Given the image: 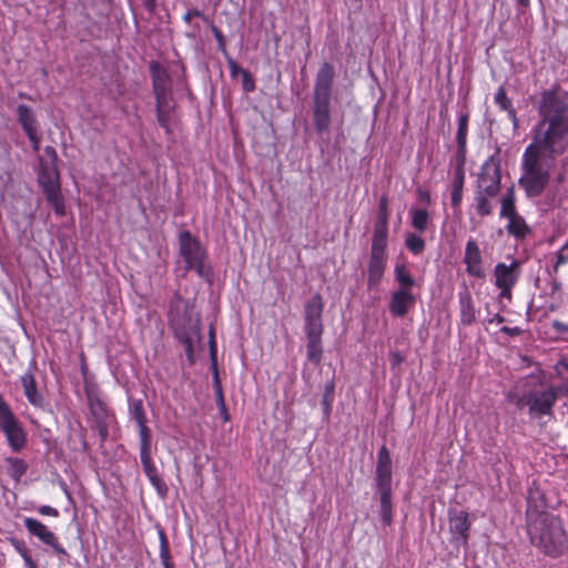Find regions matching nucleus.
Returning <instances> with one entry per match:
<instances>
[{
    "label": "nucleus",
    "instance_id": "f257e3e1",
    "mask_svg": "<svg viewBox=\"0 0 568 568\" xmlns=\"http://www.w3.org/2000/svg\"><path fill=\"white\" fill-rule=\"evenodd\" d=\"M531 102L538 120L521 156L518 182L528 197H537L548 186L557 162L568 164V92L552 84L538 92Z\"/></svg>",
    "mask_w": 568,
    "mask_h": 568
},
{
    "label": "nucleus",
    "instance_id": "f03ea898",
    "mask_svg": "<svg viewBox=\"0 0 568 568\" xmlns=\"http://www.w3.org/2000/svg\"><path fill=\"white\" fill-rule=\"evenodd\" d=\"M527 529L531 544L544 554L558 557L567 549V532L557 516L538 514L528 520Z\"/></svg>",
    "mask_w": 568,
    "mask_h": 568
},
{
    "label": "nucleus",
    "instance_id": "7ed1b4c3",
    "mask_svg": "<svg viewBox=\"0 0 568 568\" xmlns=\"http://www.w3.org/2000/svg\"><path fill=\"white\" fill-rule=\"evenodd\" d=\"M170 326L175 338L183 345L190 364L195 362V347L201 344V321L189 311V305L180 296L171 303Z\"/></svg>",
    "mask_w": 568,
    "mask_h": 568
},
{
    "label": "nucleus",
    "instance_id": "20e7f679",
    "mask_svg": "<svg viewBox=\"0 0 568 568\" xmlns=\"http://www.w3.org/2000/svg\"><path fill=\"white\" fill-rule=\"evenodd\" d=\"M334 79V67L324 62L316 73L313 90V123L318 134L326 133L329 130Z\"/></svg>",
    "mask_w": 568,
    "mask_h": 568
},
{
    "label": "nucleus",
    "instance_id": "39448f33",
    "mask_svg": "<svg viewBox=\"0 0 568 568\" xmlns=\"http://www.w3.org/2000/svg\"><path fill=\"white\" fill-rule=\"evenodd\" d=\"M149 70L155 98L158 122L161 128L170 133L171 113L174 109L172 101V79L168 70L156 61L150 62Z\"/></svg>",
    "mask_w": 568,
    "mask_h": 568
},
{
    "label": "nucleus",
    "instance_id": "423d86ee",
    "mask_svg": "<svg viewBox=\"0 0 568 568\" xmlns=\"http://www.w3.org/2000/svg\"><path fill=\"white\" fill-rule=\"evenodd\" d=\"M375 487L381 504V519L389 526L393 521L392 457L386 446H382L377 453Z\"/></svg>",
    "mask_w": 568,
    "mask_h": 568
},
{
    "label": "nucleus",
    "instance_id": "0eeeda50",
    "mask_svg": "<svg viewBox=\"0 0 568 568\" xmlns=\"http://www.w3.org/2000/svg\"><path fill=\"white\" fill-rule=\"evenodd\" d=\"M179 251L185 266V272L194 271L201 278L211 282L212 267L207 263L205 247L190 231H182L179 235Z\"/></svg>",
    "mask_w": 568,
    "mask_h": 568
},
{
    "label": "nucleus",
    "instance_id": "6e6552de",
    "mask_svg": "<svg viewBox=\"0 0 568 568\" xmlns=\"http://www.w3.org/2000/svg\"><path fill=\"white\" fill-rule=\"evenodd\" d=\"M139 438H140V458L143 471L151 485L156 490L158 495L161 498H164L168 494V486L165 481L160 476L155 464L152 459V432L149 428L148 424L139 425Z\"/></svg>",
    "mask_w": 568,
    "mask_h": 568
},
{
    "label": "nucleus",
    "instance_id": "1a4fd4ad",
    "mask_svg": "<svg viewBox=\"0 0 568 568\" xmlns=\"http://www.w3.org/2000/svg\"><path fill=\"white\" fill-rule=\"evenodd\" d=\"M0 432L12 452L19 453L26 446L27 433L2 395H0Z\"/></svg>",
    "mask_w": 568,
    "mask_h": 568
},
{
    "label": "nucleus",
    "instance_id": "9d476101",
    "mask_svg": "<svg viewBox=\"0 0 568 568\" xmlns=\"http://www.w3.org/2000/svg\"><path fill=\"white\" fill-rule=\"evenodd\" d=\"M558 392L554 386L542 390H531L525 394L517 405H526L532 417L552 416V408L557 402Z\"/></svg>",
    "mask_w": 568,
    "mask_h": 568
},
{
    "label": "nucleus",
    "instance_id": "9b49d317",
    "mask_svg": "<svg viewBox=\"0 0 568 568\" xmlns=\"http://www.w3.org/2000/svg\"><path fill=\"white\" fill-rule=\"evenodd\" d=\"M500 162L496 155H490L480 168L475 191L497 196L500 192Z\"/></svg>",
    "mask_w": 568,
    "mask_h": 568
},
{
    "label": "nucleus",
    "instance_id": "f8f14e48",
    "mask_svg": "<svg viewBox=\"0 0 568 568\" xmlns=\"http://www.w3.org/2000/svg\"><path fill=\"white\" fill-rule=\"evenodd\" d=\"M521 274V262L513 260L509 265L497 263L494 267L495 285L500 290L499 297L510 300L511 290Z\"/></svg>",
    "mask_w": 568,
    "mask_h": 568
},
{
    "label": "nucleus",
    "instance_id": "ddd939ff",
    "mask_svg": "<svg viewBox=\"0 0 568 568\" xmlns=\"http://www.w3.org/2000/svg\"><path fill=\"white\" fill-rule=\"evenodd\" d=\"M87 398L92 418V427L98 432L103 443L109 437V425L112 416L106 405L94 392H87Z\"/></svg>",
    "mask_w": 568,
    "mask_h": 568
},
{
    "label": "nucleus",
    "instance_id": "4468645a",
    "mask_svg": "<svg viewBox=\"0 0 568 568\" xmlns=\"http://www.w3.org/2000/svg\"><path fill=\"white\" fill-rule=\"evenodd\" d=\"M324 302L320 294L313 295L304 307V331L306 335H323L322 313Z\"/></svg>",
    "mask_w": 568,
    "mask_h": 568
},
{
    "label": "nucleus",
    "instance_id": "2eb2a0df",
    "mask_svg": "<svg viewBox=\"0 0 568 568\" xmlns=\"http://www.w3.org/2000/svg\"><path fill=\"white\" fill-rule=\"evenodd\" d=\"M448 521L452 541L467 547L471 526L468 513L465 510H449Z\"/></svg>",
    "mask_w": 568,
    "mask_h": 568
},
{
    "label": "nucleus",
    "instance_id": "dca6fc26",
    "mask_svg": "<svg viewBox=\"0 0 568 568\" xmlns=\"http://www.w3.org/2000/svg\"><path fill=\"white\" fill-rule=\"evenodd\" d=\"M23 523L26 529L32 536H36L43 544L52 547L57 554L68 556L67 550L59 544L58 537L44 524L31 517H26Z\"/></svg>",
    "mask_w": 568,
    "mask_h": 568
},
{
    "label": "nucleus",
    "instance_id": "f3484780",
    "mask_svg": "<svg viewBox=\"0 0 568 568\" xmlns=\"http://www.w3.org/2000/svg\"><path fill=\"white\" fill-rule=\"evenodd\" d=\"M18 121L21 124L24 133L32 143L36 151L39 150L40 136L38 135V121L33 110L26 105L19 104L17 108Z\"/></svg>",
    "mask_w": 568,
    "mask_h": 568
},
{
    "label": "nucleus",
    "instance_id": "a211bd4d",
    "mask_svg": "<svg viewBox=\"0 0 568 568\" xmlns=\"http://www.w3.org/2000/svg\"><path fill=\"white\" fill-rule=\"evenodd\" d=\"M413 291L394 290L390 294L388 310L395 317H404L416 304Z\"/></svg>",
    "mask_w": 568,
    "mask_h": 568
},
{
    "label": "nucleus",
    "instance_id": "6ab92c4d",
    "mask_svg": "<svg viewBox=\"0 0 568 568\" xmlns=\"http://www.w3.org/2000/svg\"><path fill=\"white\" fill-rule=\"evenodd\" d=\"M38 182L42 187L43 193L61 190L60 174L57 163L40 161V169L38 173Z\"/></svg>",
    "mask_w": 568,
    "mask_h": 568
},
{
    "label": "nucleus",
    "instance_id": "aec40b11",
    "mask_svg": "<svg viewBox=\"0 0 568 568\" xmlns=\"http://www.w3.org/2000/svg\"><path fill=\"white\" fill-rule=\"evenodd\" d=\"M464 263L466 265V272L475 277L483 278L485 276L484 268L481 266L483 258L478 243L470 239L466 243Z\"/></svg>",
    "mask_w": 568,
    "mask_h": 568
},
{
    "label": "nucleus",
    "instance_id": "412c9836",
    "mask_svg": "<svg viewBox=\"0 0 568 568\" xmlns=\"http://www.w3.org/2000/svg\"><path fill=\"white\" fill-rule=\"evenodd\" d=\"M20 384L24 396L33 407L45 409L49 406V403L38 389L37 382L32 372H24L20 376Z\"/></svg>",
    "mask_w": 568,
    "mask_h": 568
},
{
    "label": "nucleus",
    "instance_id": "4be33fe9",
    "mask_svg": "<svg viewBox=\"0 0 568 568\" xmlns=\"http://www.w3.org/2000/svg\"><path fill=\"white\" fill-rule=\"evenodd\" d=\"M387 256L386 253H373L371 252L369 263H368V276L367 284L368 287H376L382 277L384 276V272L386 268Z\"/></svg>",
    "mask_w": 568,
    "mask_h": 568
},
{
    "label": "nucleus",
    "instance_id": "5701e85b",
    "mask_svg": "<svg viewBox=\"0 0 568 568\" xmlns=\"http://www.w3.org/2000/svg\"><path fill=\"white\" fill-rule=\"evenodd\" d=\"M458 304L462 325H473L476 322V307L473 296L468 290H464L458 293Z\"/></svg>",
    "mask_w": 568,
    "mask_h": 568
},
{
    "label": "nucleus",
    "instance_id": "b1692460",
    "mask_svg": "<svg viewBox=\"0 0 568 568\" xmlns=\"http://www.w3.org/2000/svg\"><path fill=\"white\" fill-rule=\"evenodd\" d=\"M468 121H469V114L467 112L459 114L458 128H457V133H456V142H457L456 161L457 162H465V159H466Z\"/></svg>",
    "mask_w": 568,
    "mask_h": 568
},
{
    "label": "nucleus",
    "instance_id": "393cba45",
    "mask_svg": "<svg viewBox=\"0 0 568 568\" xmlns=\"http://www.w3.org/2000/svg\"><path fill=\"white\" fill-rule=\"evenodd\" d=\"M465 162H457L454 179L452 183L450 204L454 209H458L463 200V189L465 183Z\"/></svg>",
    "mask_w": 568,
    "mask_h": 568
},
{
    "label": "nucleus",
    "instance_id": "a878e982",
    "mask_svg": "<svg viewBox=\"0 0 568 568\" xmlns=\"http://www.w3.org/2000/svg\"><path fill=\"white\" fill-rule=\"evenodd\" d=\"M495 103L503 111L507 112L508 119L511 121L515 129L519 125L516 110L513 106L511 100L507 97L506 89L500 85L495 93Z\"/></svg>",
    "mask_w": 568,
    "mask_h": 568
},
{
    "label": "nucleus",
    "instance_id": "bb28decb",
    "mask_svg": "<svg viewBox=\"0 0 568 568\" xmlns=\"http://www.w3.org/2000/svg\"><path fill=\"white\" fill-rule=\"evenodd\" d=\"M544 495L537 487H530L527 496V517L528 520L535 518L538 514H546Z\"/></svg>",
    "mask_w": 568,
    "mask_h": 568
},
{
    "label": "nucleus",
    "instance_id": "cd10ccee",
    "mask_svg": "<svg viewBox=\"0 0 568 568\" xmlns=\"http://www.w3.org/2000/svg\"><path fill=\"white\" fill-rule=\"evenodd\" d=\"M306 356L308 362L318 365L322 361L323 347L322 335H306Z\"/></svg>",
    "mask_w": 568,
    "mask_h": 568
},
{
    "label": "nucleus",
    "instance_id": "c85d7f7f",
    "mask_svg": "<svg viewBox=\"0 0 568 568\" xmlns=\"http://www.w3.org/2000/svg\"><path fill=\"white\" fill-rule=\"evenodd\" d=\"M495 197L496 196H494V195H486L485 193L475 191L473 205L476 210V213L481 217L493 214V211H494L493 200Z\"/></svg>",
    "mask_w": 568,
    "mask_h": 568
},
{
    "label": "nucleus",
    "instance_id": "c756f323",
    "mask_svg": "<svg viewBox=\"0 0 568 568\" xmlns=\"http://www.w3.org/2000/svg\"><path fill=\"white\" fill-rule=\"evenodd\" d=\"M388 225L375 224L372 239L373 253H386Z\"/></svg>",
    "mask_w": 568,
    "mask_h": 568
},
{
    "label": "nucleus",
    "instance_id": "7c9ffc66",
    "mask_svg": "<svg viewBox=\"0 0 568 568\" xmlns=\"http://www.w3.org/2000/svg\"><path fill=\"white\" fill-rule=\"evenodd\" d=\"M507 220L508 224L506 230L516 240H524L530 233V227L527 225L524 217L519 214Z\"/></svg>",
    "mask_w": 568,
    "mask_h": 568
},
{
    "label": "nucleus",
    "instance_id": "2f4dec72",
    "mask_svg": "<svg viewBox=\"0 0 568 568\" xmlns=\"http://www.w3.org/2000/svg\"><path fill=\"white\" fill-rule=\"evenodd\" d=\"M394 275L398 283V287L396 290L413 291L416 282L404 264H396Z\"/></svg>",
    "mask_w": 568,
    "mask_h": 568
},
{
    "label": "nucleus",
    "instance_id": "473e14b6",
    "mask_svg": "<svg viewBox=\"0 0 568 568\" xmlns=\"http://www.w3.org/2000/svg\"><path fill=\"white\" fill-rule=\"evenodd\" d=\"M412 226L418 233H424L429 224V213L426 209H410Z\"/></svg>",
    "mask_w": 568,
    "mask_h": 568
},
{
    "label": "nucleus",
    "instance_id": "72a5a7b5",
    "mask_svg": "<svg viewBox=\"0 0 568 568\" xmlns=\"http://www.w3.org/2000/svg\"><path fill=\"white\" fill-rule=\"evenodd\" d=\"M500 204V217L510 219L518 215L515 204V192L513 189H508L503 195Z\"/></svg>",
    "mask_w": 568,
    "mask_h": 568
},
{
    "label": "nucleus",
    "instance_id": "f704fd0d",
    "mask_svg": "<svg viewBox=\"0 0 568 568\" xmlns=\"http://www.w3.org/2000/svg\"><path fill=\"white\" fill-rule=\"evenodd\" d=\"M160 539V558L164 568H174V564L171 560V552L168 537L163 529H159Z\"/></svg>",
    "mask_w": 568,
    "mask_h": 568
},
{
    "label": "nucleus",
    "instance_id": "c9c22d12",
    "mask_svg": "<svg viewBox=\"0 0 568 568\" xmlns=\"http://www.w3.org/2000/svg\"><path fill=\"white\" fill-rule=\"evenodd\" d=\"M44 195L57 215L62 216L65 214V206L61 194V190L49 192L45 193Z\"/></svg>",
    "mask_w": 568,
    "mask_h": 568
},
{
    "label": "nucleus",
    "instance_id": "e433bc0d",
    "mask_svg": "<svg viewBox=\"0 0 568 568\" xmlns=\"http://www.w3.org/2000/svg\"><path fill=\"white\" fill-rule=\"evenodd\" d=\"M129 412L131 418L136 423V426L148 424L146 415L141 399L131 402Z\"/></svg>",
    "mask_w": 568,
    "mask_h": 568
},
{
    "label": "nucleus",
    "instance_id": "4c0bfd02",
    "mask_svg": "<svg viewBox=\"0 0 568 568\" xmlns=\"http://www.w3.org/2000/svg\"><path fill=\"white\" fill-rule=\"evenodd\" d=\"M405 245L414 255H419L425 250V241L415 233L407 234Z\"/></svg>",
    "mask_w": 568,
    "mask_h": 568
},
{
    "label": "nucleus",
    "instance_id": "58836bf2",
    "mask_svg": "<svg viewBox=\"0 0 568 568\" xmlns=\"http://www.w3.org/2000/svg\"><path fill=\"white\" fill-rule=\"evenodd\" d=\"M334 389H335V384L333 381L325 384L324 394H323V398H322V406H323L324 414L326 416H328L332 410V404L334 400Z\"/></svg>",
    "mask_w": 568,
    "mask_h": 568
},
{
    "label": "nucleus",
    "instance_id": "ea45409f",
    "mask_svg": "<svg viewBox=\"0 0 568 568\" xmlns=\"http://www.w3.org/2000/svg\"><path fill=\"white\" fill-rule=\"evenodd\" d=\"M7 462L10 465L11 477L19 480L27 471L28 466L26 462L16 457H9Z\"/></svg>",
    "mask_w": 568,
    "mask_h": 568
},
{
    "label": "nucleus",
    "instance_id": "a19ab883",
    "mask_svg": "<svg viewBox=\"0 0 568 568\" xmlns=\"http://www.w3.org/2000/svg\"><path fill=\"white\" fill-rule=\"evenodd\" d=\"M388 200L386 196H382L378 203V217L375 224L388 225Z\"/></svg>",
    "mask_w": 568,
    "mask_h": 568
},
{
    "label": "nucleus",
    "instance_id": "79ce46f5",
    "mask_svg": "<svg viewBox=\"0 0 568 568\" xmlns=\"http://www.w3.org/2000/svg\"><path fill=\"white\" fill-rule=\"evenodd\" d=\"M241 78H242L243 90L245 92L254 91L255 82H254V79L252 78V74L247 70L242 71Z\"/></svg>",
    "mask_w": 568,
    "mask_h": 568
},
{
    "label": "nucleus",
    "instance_id": "37998d69",
    "mask_svg": "<svg viewBox=\"0 0 568 568\" xmlns=\"http://www.w3.org/2000/svg\"><path fill=\"white\" fill-rule=\"evenodd\" d=\"M225 58L232 78H235L237 74H242V71H245V69L241 68L232 57L227 54Z\"/></svg>",
    "mask_w": 568,
    "mask_h": 568
},
{
    "label": "nucleus",
    "instance_id": "c03bdc74",
    "mask_svg": "<svg viewBox=\"0 0 568 568\" xmlns=\"http://www.w3.org/2000/svg\"><path fill=\"white\" fill-rule=\"evenodd\" d=\"M212 31H213L215 40L217 41L219 49L222 51V53L224 55H227V51L225 49L224 36L222 34L221 30H219L216 27H212Z\"/></svg>",
    "mask_w": 568,
    "mask_h": 568
},
{
    "label": "nucleus",
    "instance_id": "a18cd8bd",
    "mask_svg": "<svg viewBox=\"0 0 568 568\" xmlns=\"http://www.w3.org/2000/svg\"><path fill=\"white\" fill-rule=\"evenodd\" d=\"M568 261V242L560 248L557 254L556 267Z\"/></svg>",
    "mask_w": 568,
    "mask_h": 568
},
{
    "label": "nucleus",
    "instance_id": "49530a36",
    "mask_svg": "<svg viewBox=\"0 0 568 568\" xmlns=\"http://www.w3.org/2000/svg\"><path fill=\"white\" fill-rule=\"evenodd\" d=\"M38 511L39 514L43 515V516H51V517H58L59 516V511L57 508H53L49 505H43V506H40L38 508Z\"/></svg>",
    "mask_w": 568,
    "mask_h": 568
},
{
    "label": "nucleus",
    "instance_id": "de8ad7c7",
    "mask_svg": "<svg viewBox=\"0 0 568 568\" xmlns=\"http://www.w3.org/2000/svg\"><path fill=\"white\" fill-rule=\"evenodd\" d=\"M488 304H486V308H487V312H488V318H487V323L491 324V323H497V324H500V323H504L505 322V317L503 315H500L499 313H496L494 315L490 316V312L488 311Z\"/></svg>",
    "mask_w": 568,
    "mask_h": 568
},
{
    "label": "nucleus",
    "instance_id": "09e8293b",
    "mask_svg": "<svg viewBox=\"0 0 568 568\" xmlns=\"http://www.w3.org/2000/svg\"><path fill=\"white\" fill-rule=\"evenodd\" d=\"M200 16H202V12L199 9H190L183 16V20L185 22L190 23L193 18L200 17Z\"/></svg>",
    "mask_w": 568,
    "mask_h": 568
},
{
    "label": "nucleus",
    "instance_id": "8fccbe9b",
    "mask_svg": "<svg viewBox=\"0 0 568 568\" xmlns=\"http://www.w3.org/2000/svg\"><path fill=\"white\" fill-rule=\"evenodd\" d=\"M44 153L45 155L49 158V160L47 162H53V163H57L58 161V155H57V151L53 146H47L44 149Z\"/></svg>",
    "mask_w": 568,
    "mask_h": 568
},
{
    "label": "nucleus",
    "instance_id": "3c124183",
    "mask_svg": "<svg viewBox=\"0 0 568 568\" xmlns=\"http://www.w3.org/2000/svg\"><path fill=\"white\" fill-rule=\"evenodd\" d=\"M552 325H554V328L557 332H559L560 334L568 335V323L555 321Z\"/></svg>",
    "mask_w": 568,
    "mask_h": 568
},
{
    "label": "nucleus",
    "instance_id": "603ef678",
    "mask_svg": "<svg viewBox=\"0 0 568 568\" xmlns=\"http://www.w3.org/2000/svg\"><path fill=\"white\" fill-rule=\"evenodd\" d=\"M500 332L507 334V335H510V336H517L521 333V329L517 326L515 327H509V326H503L500 328Z\"/></svg>",
    "mask_w": 568,
    "mask_h": 568
},
{
    "label": "nucleus",
    "instance_id": "864d4df0",
    "mask_svg": "<svg viewBox=\"0 0 568 568\" xmlns=\"http://www.w3.org/2000/svg\"><path fill=\"white\" fill-rule=\"evenodd\" d=\"M22 558H23V560H24V562H26V566H27L28 568H37V566H36V564H34L33 559H32V558H31V556H30V554H22Z\"/></svg>",
    "mask_w": 568,
    "mask_h": 568
},
{
    "label": "nucleus",
    "instance_id": "5fc2aeb1",
    "mask_svg": "<svg viewBox=\"0 0 568 568\" xmlns=\"http://www.w3.org/2000/svg\"><path fill=\"white\" fill-rule=\"evenodd\" d=\"M215 382H216V385H217V396H219V399L221 402L222 409L225 410L224 399H223L221 387L219 385V378H217V373L216 372H215Z\"/></svg>",
    "mask_w": 568,
    "mask_h": 568
},
{
    "label": "nucleus",
    "instance_id": "6e6d98bb",
    "mask_svg": "<svg viewBox=\"0 0 568 568\" xmlns=\"http://www.w3.org/2000/svg\"><path fill=\"white\" fill-rule=\"evenodd\" d=\"M418 196L420 200L425 201L426 203H428L430 201V194L428 191L418 190Z\"/></svg>",
    "mask_w": 568,
    "mask_h": 568
},
{
    "label": "nucleus",
    "instance_id": "4d7b16f0",
    "mask_svg": "<svg viewBox=\"0 0 568 568\" xmlns=\"http://www.w3.org/2000/svg\"><path fill=\"white\" fill-rule=\"evenodd\" d=\"M17 551L22 556V554H29V550L21 544L17 542L16 545Z\"/></svg>",
    "mask_w": 568,
    "mask_h": 568
},
{
    "label": "nucleus",
    "instance_id": "13d9d810",
    "mask_svg": "<svg viewBox=\"0 0 568 568\" xmlns=\"http://www.w3.org/2000/svg\"><path fill=\"white\" fill-rule=\"evenodd\" d=\"M155 4H156V0H144V6L150 11L154 10Z\"/></svg>",
    "mask_w": 568,
    "mask_h": 568
},
{
    "label": "nucleus",
    "instance_id": "bf43d9fd",
    "mask_svg": "<svg viewBox=\"0 0 568 568\" xmlns=\"http://www.w3.org/2000/svg\"><path fill=\"white\" fill-rule=\"evenodd\" d=\"M530 4V0H517V6L520 8H528Z\"/></svg>",
    "mask_w": 568,
    "mask_h": 568
},
{
    "label": "nucleus",
    "instance_id": "052dcab7",
    "mask_svg": "<svg viewBox=\"0 0 568 568\" xmlns=\"http://www.w3.org/2000/svg\"><path fill=\"white\" fill-rule=\"evenodd\" d=\"M211 335L213 336V333H212V332H211ZM210 348H211V356H212V358L214 359V358H215V352H216V349H215V343H214V341H213V337L211 338V347H210Z\"/></svg>",
    "mask_w": 568,
    "mask_h": 568
},
{
    "label": "nucleus",
    "instance_id": "680f3d73",
    "mask_svg": "<svg viewBox=\"0 0 568 568\" xmlns=\"http://www.w3.org/2000/svg\"><path fill=\"white\" fill-rule=\"evenodd\" d=\"M556 181L557 183H562L565 181V175L564 173H559L557 176H556Z\"/></svg>",
    "mask_w": 568,
    "mask_h": 568
},
{
    "label": "nucleus",
    "instance_id": "e2e57ef3",
    "mask_svg": "<svg viewBox=\"0 0 568 568\" xmlns=\"http://www.w3.org/2000/svg\"><path fill=\"white\" fill-rule=\"evenodd\" d=\"M393 357H394L395 364H399L402 362V357L399 356L398 353H394Z\"/></svg>",
    "mask_w": 568,
    "mask_h": 568
},
{
    "label": "nucleus",
    "instance_id": "0e129e2a",
    "mask_svg": "<svg viewBox=\"0 0 568 568\" xmlns=\"http://www.w3.org/2000/svg\"><path fill=\"white\" fill-rule=\"evenodd\" d=\"M559 288H560V283L554 282L552 283V291H556V290H559Z\"/></svg>",
    "mask_w": 568,
    "mask_h": 568
}]
</instances>
